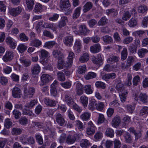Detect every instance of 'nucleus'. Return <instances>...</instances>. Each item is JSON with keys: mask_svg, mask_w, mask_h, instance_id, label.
I'll use <instances>...</instances> for the list:
<instances>
[{"mask_svg": "<svg viewBox=\"0 0 148 148\" xmlns=\"http://www.w3.org/2000/svg\"><path fill=\"white\" fill-rule=\"evenodd\" d=\"M40 62L43 65L48 62L47 58L49 56V53L44 49H42L40 51Z\"/></svg>", "mask_w": 148, "mask_h": 148, "instance_id": "f257e3e1", "label": "nucleus"}, {"mask_svg": "<svg viewBox=\"0 0 148 148\" xmlns=\"http://www.w3.org/2000/svg\"><path fill=\"white\" fill-rule=\"evenodd\" d=\"M35 90L34 88H27L26 87H24L23 90L24 97L25 98H32L34 94Z\"/></svg>", "mask_w": 148, "mask_h": 148, "instance_id": "f03ea898", "label": "nucleus"}, {"mask_svg": "<svg viewBox=\"0 0 148 148\" xmlns=\"http://www.w3.org/2000/svg\"><path fill=\"white\" fill-rule=\"evenodd\" d=\"M134 98L136 100H139L143 103H146L147 101L148 96L145 93L141 92L138 94H135Z\"/></svg>", "mask_w": 148, "mask_h": 148, "instance_id": "7ed1b4c3", "label": "nucleus"}, {"mask_svg": "<svg viewBox=\"0 0 148 148\" xmlns=\"http://www.w3.org/2000/svg\"><path fill=\"white\" fill-rule=\"evenodd\" d=\"M14 56V53L13 51L11 50L8 51H6L2 59L5 62L10 61L13 58Z\"/></svg>", "mask_w": 148, "mask_h": 148, "instance_id": "20e7f679", "label": "nucleus"}, {"mask_svg": "<svg viewBox=\"0 0 148 148\" xmlns=\"http://www.w3.org/2000/svg\"><path fill=\"white\" fill-rule=\"evenodd\" d=\"M21 7L18 6L16 8H11L9 9V13L10 15L13 16H16L19 15L21 12Z\"/></svg>", "mask_w": 148, "mask_h": 148, "instance_id": "39448f33", "label": "nucleus"}, {"mask_svg": "<svg viewBox=\"0 0 148 148\" xmlns=\"http://www.w3.org/2000/svg\"><path fill=\"white\" fill-rule=\"evenodd\" d=\"M56 121L57 123L60 126H63L66 124V121L65 120L64 116L60 113H58L56 115Z\"/></svg>", "mask_w": 148, "mask_h": 148, "instance_id": "423d86ee", "label": "nucleus"}, {"mask_svg": "<svg viewBox=\"0 0 148 148\" xmlns=\"http://www.w3.org/2000/svg\"><path fill=\"white\" fill-rule=\"evenodd\" d=\"M53 78L49 75L44 74L42 75L41 77V86H43L48 83L50 81L53 79Z\"/></svg>", "mask_w": 148, "mask_h": 148, "instance_id": "0eeeda50", "label": "nucleus"}, {"mask_svg": "<svg viewBox=\"0 0 148 148\" xmlns=\"http://www.w3.org/2000/svg\"><path fill=\"white\" fill-rule=\"evenodd\" d=\"M73 36H68L64 37L63 41L64 44L66 46L70 47L73 45Z\"/></svg>", "mask_w": 148, "mask_h": 148, "instance_id": "6e6552de", "label": "nucleus"}, {"mask_svg": "<svg viewBox=\"0 0 148 148\" xmlns=\"http://www.w3.org/2000/svg\"><path fill=\"white\" fill-rule=\"evenodd\" d=\"M64 57L58 59V63L57 65L58 68L59 69H61L64 67H70L71 66L69 65L67 61L65 63L64 59Z\"/></svg>", "mask_w": 148, "mask_h": 148, "instance_id": "1a4fd4ad", "label": "nucleus"}, {"mask_svg": "<svg viewBox=\"0 0 148 148\" xmlns=\"http://www.w3.org/2000/svg\"><path fill=\"white\" fill-rule=\"evenodd\" d=\"M5 41L6 43L11 49H14L16 45V42L12 37L9 36L6 38Z\"/></svg>", "mask_w": 148, "mask_h": 148, "instance_id": "9d476101", "label": "nucleus"}, {"mask_svg": "<svg viewBox=\"0 0 148 148\" xmlns=\"http://www.w3.org/2000/svg\"><path fill=\"white\" fill-rule=\"evenodd\" d=\"M70 7L69 0H60V9L62 10H66Z\"/></svg>", "mask_w": 148, "mask_h": 148, "instance_id": "9b49d317", "label": "nucleus"}, {"mask_svg": "<svg viewBox=\"0 0 148 148\" xmlns=\"http://www.w3.org/2000/svg\"><path fill=\"white\" fill-rule=\"evenodd\" d=\"M130 12L129 11H127L124 13L122 17L123 20L127 21L130 18L131 14H135L136 13L135 9L134 8L132 9Z\"/></svg>", "mask_w": 148, "mask_h": 148, "instance_id": "f8f14e48", "label": "nucleus"}, {"mask_svg": "<svg viewBox=\"0 0 148 148\" xmlns=\"http://www.w3.org/2000/svg\"><path fill=\"white\" fill-rule=\"evenodd\" d=\"M82 47L81 41L79 39H76L73 47V50L77 53H79L81 51Z\"/></svg>", "mask_w": 148, "mask_h": 148, "instance_id": "ddd939ff", "label": "nucleus"}, {"mask_svg": "<svg viewBox=\"0 0 148 148\" xmlns=\"http://www.w3.org/2000/svg\"><path fill=\"white\" fill-rule=\"evenodd\" d=\"M12 95L14 98H19L21 95V90L18 88L15 87L12 89Z\"/></svg>", "mask_w": 148, "mask_h": 148, "instance_id": "4468645a", "label": "nucleus"}, {"mask_svg": "<svg viewBox=\"0 0 148 148\" xmlns=\"http://www.w3.org/2000/svg\"><path fill=\"white\" fill-rule=\"evenodd\" d=\"M121 123V119L118 116H116L112 119V125L113 127H117L119 126Z\"/></svg>", "mask_w": 148, "mask_h": 148, "instance_id": "2eb2a0df", "label": "nucleus"}, {"mask_svg": "<svg viewBox=\"0 0 148 148\" xmlns=\"http://www.w3.org/2000/svg\"><path fill=\"white\" fill-rule=\"evenodd\" d=\"M63 100L66 102L69 106L70 107L72 106L74 103L73 99L68 94L65 95Z\"/></svg>", "mask_w": 148, "mask_h": 148, "instance_id": "dca6fc26", "label": "nucleus"}, {"mask_svg": "<svg viewBox=\"0 0 148 148\" xmlns=\"http://www.w3.org/2000/svg\"><path fill=\"white\" fill-rule=\"evenodd\" d=\"M76 84V90L77 94L80 95L83 93V87L82 84L79 82H77Z\"/></svg>", "mask_w": 148, "mask_h": 148, "instance_id": "f3484780", "label": "nucleus"}, {"mask_svg": "<svg viewBox=\"0 0 148 148\" xmlns=\"http://www.w3.org/2000/svg\"><path fill=\"white\" fill-rule=\"evenodd\" d=\"M90 50L91 53H96L101 50V47L99 44H95L90 46Z\"/></svg>", "mask_w": 148, "mask_h": 148, "instance_id": "a211bd4d", "label": "nucleus"}, {"mask_svg": "<svg viewBox=\"0 0 148 148\" xmlns=\"http://www.w3.org/2000/svg\"><path fill=\"white\" fill-rule=\"evenodd\" d=\"M68 22V18L67 17L62 16L61 17L60 20L58 22V26L60 28H62L66 25Z\"/></svg>", "mask_w": 148, "mask_h": 148, "instance_id": "6ab92c4d", "label": "nucleus"}, {"mask_svg": "<svg viewBox=\"0 0 148 148\" xmlns=\"http://www.w3.org/2000/svg\"><path fill=\"white\" fill-rule=\"evenodd\" d=\"M46 8L45 6L42 5L39 3H37L35 5L34 10L35 12H41L46 10Z\"/></svg>", "mask_w": 148, "mask_h": 148, "instance_id": "aec40b11", "label": "nucleus"}, {"mask_svg": "<svg viewBox=\"0 0 148 148\" xmlns=\"http://www.w3.org/2000/svg\"><path fill=\"white\" fill-rule=\"evenodd\" d=\"M75 54L72 51H70L69 52L67 58V61L68 64V66L70 65L71 66L72 65L73 59L75 57Z\"/></svg>", "mask_w": 148, "mask_h": 148, "instance_id": "412c9836", "label": "nucleus"}, {"mask_svg": "<svg viewBox=\"0 0 148 148\" xmlns=\"http://www.w3.org/2000/svg\"><path fill=\"white\" fill-rule=\"evenodd\" d=\"M88 30L85 25H80L79 27V30L76 31V34H81L86 35Z\"/></svg>", "mask_w": 148, "mask_h": 148, "instance_id": "4be33fe9", "label": "nucleus"}, {"mask_svg": "<svg viewBox=\"0 0 148 148\" xmlns=\"http://www.w3.org/2000/svg\"><path fill=\"white\" fill-rule=\"evenodd\" d=\"M106 14L108 16L110 15L114 17L117 15L118 11L116 9L112 8L107 9L106 11Z\"/></svg>", "mask_w": 148, "mask_h": 148, "instance_id": "5701e85b", "label": "nucleus"}, {"mask_svg": "<svg viewBox=\"0 0 148 148\" xmlns=\"http://www.w3.org/2000/svg\"><path fill=\"white\" fill-rule=\"evenodd\" d=\"M92 3L90 1L87 2L83 7V11L86 13L90 10L92 7Z\"/></svg>", "mask_w": 148, "mask_h": 148, "instance_id": "b1692460", "label": "nucleus"}, {"mask_svg": "<svg viewBox=\"0 0 148 148\" xmlns=\"http://www.w3.org/2000/svg\"><path fill=\"white\" fill-rule=\"evenodd\" d=\"M116 75L114 73H112L105 74L103 75L102 78L105 80L107 81L109 79H114L115 78Z\"/></svg>", "mask_w": 148, "mask_h": 148, "instance_id": "393cba45", "label": "nucleus"}, {"mask_svg": "<svg viewBox=\"0 0 148 148\" xmlns=\"http://www.w3.org/2000/svg\"><path fill=\"white\" fill-rule=\"evenodd\" d=\"M97 103L96 101L93 99H92L90 101L88 105V108L89 110H93L96 108Z\"/></svg>", "mask_w": 148, "mask_h": 148, "instance_id": "a878e982", "label": "nucleus"}, {"mask_svg": "<svg viewBox=\"0 0 148 148\" xmlns=\"http://www.w3.org/2000/svg\"><path fill=\"white\" fill-rule=\"evenodd\" d=\"M20 60L22 64L25 67L29 66L31 64V62L30 60L26 59L23 57L20 58Z\"/></svg>", "mask_w": 148, "mask_h": 148, "instance_id": "bb28decb", "label": "nucleus"}, {"mask_svg": "<svg viewBox=\"0 0 148 148\" xmlns=\"http://www.w3.org/2000/svg\"><path fill=\"white\" fill-rule=\"evenodd\" d=\"M89 59V56L87 53H84L79 59V61L82 63H85L88 61Z\"/></svg>", "mask_w": 148, "mask_h": 148, "instance_id": "cd10ccee", "label": "nucleus"}, {"mask_svg": "<svg viewBox=\"0 0 148 148\" xmlns=\"http://www.w3.org/2000/svg\"><path fill=\"white\" fill-rule=\"evenodd\" d=\"M37 101L36 100H32L30 101L27 103L25 106V109H30L34 107L37 103Z\"/></svg>", "mask_w": 148, "mask_h": 148, "instance_id": "c85d7f7f", "label": "nucleus"}, {"mask_svg": "<svg viewBox=\"0 0 148 148\" xmlns=\"http://www.w3.org/2000/svg\"><path fill=\"white\" fill-rule=\"evenodd\" d=\"M42 44V41L38 39L32 40L30 43V45L36 47H38Z\"/></svg>", "mask_w": 148, "mask_h": 148, "instance_id": "c756f323", "label": "nucleus"}, {"mask_svg": "<svg viewBox=\"0 0 148 148\" xmlns=\"http://www.w3.org/2000/svg\"><path fill=\"white\" fill-rule=\"evenodd\" d=\"M128 92L127 90H124L119 93V97L121 101L122 102H124L126 100Z\"/></svg>", "mask_w": 148, "mask_h": 148, "instance_id": "7c9ffc66", "label": "nucleus"}, {"mask_svg": "<svg viewBox=\"0 0 148 148\" xmlns=\"http://www.w3.org/2000/svg\"><path fill=\"white\" fill-rule=\"evenodd\" d=\"M79 101L84 108L87 107L88 103V98L84 95L80 97Z\"/></svg>", "mask_w": 148, "mask_h": 148, "instance_id": "2f4dec72", "label": "nucleus"}, {"mask_svg": "<svg viewBox=\"0 0 148 148\" xmlns=\"http://www.w3.org/2000/svg\"><path fill=\"white\" fill-rule=\"evenodd\" d=\"M31 71L33 74H38L40 71V67L38 64H36L32 67Z\"/></svg>", "mask_w": 148, "mask_h": 148, "instance_id": "473e14b6", "label": "nucleus"}, {"mask_svg": "<svg viewBox=\"0 0 148 148\" xmlns=\"http://www.w3.org/2000/svg\"><path fill=\"white\" fill-rule=\"evenodd\" d=\"M91 114L88 112H83L80 116V117L83 121H87L90 119Z\"/></svg>", "mask_w": 148, "mask_h": 148, "instance_id": "72a5a7b5", "label": "nucleus"}, {"mask_svg": "<svg viewBox=\"0 0 148 148\" xmlns=\"http://www.w3.org/2000/svg\"><path fill=\"white\" fill-rule=\"evenodd\" d=\"M52 54L54 57L58 58V59L63 57V54L61 53L60 51L55 50L53 51Z\"/></svg>", "mask_w": 148, "mask_h": 148, "instance_id": "f704fd0d", "label": "nucleus"}, {"mask_svg": "<svg viewBox=\"0 0 148 148\" xmlns=\"http://www.w3.org/2000/svg\"><path fill=\"white\" fill-rule=\"evenodd\" d=\"M91 145V144L87 139H82L80 142V145L83 148H87Z\"/></svg>", "mask_w": 148, "mask_h": 148, "instance_id": "c9c22d12", "label": "nucleus"}, {"mask_svg": "<svg viewBox=\"0 0 148 148\" xmlns=\"http://www.w3.org/2000/svg\"><path fill=\"white\" fill-rule=\"evenodd\" d=\"M116 68L115 65H110L109 64H106L104 67L103 69L107 72H110L115 71Z\"/></svg>", "mask_w": 148, "mask_h": 148, "instance_id": "e433bc0d", "label": "nucleus"}, {"mask_svg": "<svg viewBox=\"0 0 148 148\" xmlns=\"http://www.w3.org/2000/svg\"><path fill=\"white\" fill-rule=\"evenodd\" d=\"M44 102L47 105L50 106H53L56 104V102L54 100H51L48 98H45L44 99Z\"/></svg>", "mask_w": 148, "mask_h": 148, "instance_id": "4c0bfd02", "label": "nucleus"}, {"mask_svg": "<svg viewBox=\"0 0 148 148\" xmlns=\"http://www.w3.org/2000/svg\"><path fill=\"white\" fill-rule=\"evenodd\" d=\"M103 41L106 44H108L112 43L113 39L110 36L106 35L102 37Z\"/></svg>", "mask_w": 148, "mask_h": 148, "instance_id": "58836bf2", "label": "nucleus"}, {"mask_svg": "<svg viewBox=\"0 0 148 148\" xmlns=\"http://www.w3.org/2000/svg\"><path fill=\"white\" fill-rule=\"evenodd\" d=\"M148 52V50L142 48L138 51V54L140 58H143L145 57L146 54Z\"/></svg>", "mask_w": 148, "mask_h": 148, "instance_id": "ea45409f", "label": "nucleus"}, {"mask_svg": "<svg viewBox=\"0 0 148 148\" xmlns=\"http://www.w3.org/2000/svg\"><path fill=\"white\" fill-rule=\"evenodd\" d=\"M85 92L87 94H90L93 92V89L91 88V86L89 84L85 85L84 87Z\"/></svg>", "mask_w": 148, "mask_h": 148, "instance_id": "a19ab883", "label": "nucleus"}, {"mask_svg": "<svg viewBox=\"0 0 148 148\" xmlns=\"http://www.w3.org/2000/svg\"><path fill=\"white\" fill-rule=\"evenodd\" d=\"M56 42L54 41H51L46 42L43 46V47L48 49H51L55 45Z\"/></svg>", "mask_w": 148, "mask_h": 148, "instance_id": "79ce46f5", "label": "nucleus"}, {"mask_svg": "<svg viewBox=\"0 0 148 148\" xmlns=\"http://www.w3.org/2000/svg\"><path fill=\"white\" fill-rule=\"evenodd\" d=\"M114 130L112 129L108 128L105 132V135L110 138H113L114 136Z\"/></svg>", "mask_w": 148, "mask_h": 148, "instance_id": "37998d69", "label": "nucleus"}, {"mask_svg": "<svg viewBox=\"0 0 148 148\" xmlns=\"http://www.w3.org/2000/svg\"><path fill=\"white\" fill-rule=\"evenodd\" d=\"M119 58L116 56H112L108 58L107 62L108 63H113V62H117L119 61Z\"/></svg>", "mask_w": 148, "mask_h": 148, "instance_id": "c03bdc74", "label": "nucleus"}, {"mask_svg": "<svg viewBox=\"0 0 148 148\" xmlns=\"http://www.w3.org/2000/svg\"><path fill=\"white\" fill-rule=\"evenodd\" d=\"M145 33V31L142 30H139L135 31L132 33V34L133 36L136 37L139 36L141 37Z\"/></svg>", "mask_w": 148, "mask_h": 148, "instance_id": "a18cd8bd", "label": "nucleus"}, {"mask_svg": "<svg viewBox=\"0 0 148 148\" xmlns=\"http://www.w3.org/2000/svg\"><path fill=\"white\" fill-rule=\"evenodd\" d=\"M108 20L105 16L102 17L98 22L99 26H103L106 25L108 23Z\"/></svg>", "mask_w": 148, "mask_h": 148, "instance_id": "49530a36", "label": "nucleus"}, {"mask_svg": "<svg viewBox=\"0 0 148 148\" xmlns=\"http://www.w3.org/2000/svg\"><path fill=\"white\" fill-rule=\"evenodd\" d=\"M136 18H132L128 22V25L130 27H133L137 25Z\"/></svg>", "mask_w": 148, "mask_h": 148, "instance_id": "de8ad7c7", "label": "nucleus"}, {"mask_svg": "<svg viewBox=\"0 0 148 148\" xmlns=\"http://www.w3.org/2000/svg\"><path fill=\"white\" fill-rule=\"evenodd\" d=\"M116 89L120 93L122 91H123L125 90L124 88L123 84L121 83V82H119L117 84L116 86Z\"/></svg>", "mask_w": 148, "mask_h": 148, "instance_id": "09e8293b", "label": "nucleus"}, {"mask_svg": "<svg viewBox=\"0 0 148 148\" xmlns=\"http://www.w3.org/2000/svg\"><path fill=\"white\" fill-rule=\"evenodd\" d=\"M95 127L94 126L92 125L88 127L86 130V133L88 135L93 134L95 132Z\"/></svg>", "mask_w": 148, "mask_h": 148, "instance_id": "8fccbe9b", "label": "nucleus"}, {"mask_svg": "<svg viewBox=\"0 0 148 148\" xmlns=\"http://www.w3.org/2000/svg\"><path fill=\"white\" fill-rule=\"evenodd\" d=\"M82 138H83V135L81 133L76 134L72 135L69 134L67 137V139H70L71 138H72V139H77Z\"/></svg>", "mask_w": 148, "mask_h": 148, "instance_id": "3c124183", "label": "nucleus"}, {"mask_svg": "<svg viewBox=\"0 0 148 148\" xmlns=\"http://www.w3.org/2000/svg\"><path fill=\"white\" fill-rule=\"evenodd\" d=\"M135 60V57L132 56H129L126 60L127 64L128 66L130 67L132 65Z\"/></svg>", "mask_w": 148, "mask_h": 148, "instance_id": "603ef678", "label": "nucleus"}, {"mask_svg": "<svg viewBox=\"0 0 148 148\" xmlns=\"http://www.w3.org/2000/svg\"><path fill=\"white\" fill-rule=\"evenodd\" d=\"M27 48V47L24 44H20L18 46L17 49L20 53H23L25 51Z\"/></svg>", "mask_w": 148, "mask_h": 148, "instance_id": "864d4df0", "label": "nucleus"}, {"mask_svg": "<svg viewBox=\"0 0 148 148\" xmlns=\"http://www.w3.org/2000/svg\"><path fill=\"white\" fill-rule=\"evenodd\" d=\"M147 10L148 8L145 5H141L138 7V11L139 13H143Z\"/></svg>", "mask_w": 148, "mask_h": 148, "instance_id": "5fc2aeb1", "label": "nucleus"}, {"mask_svg": "<svg viewBox=\"0 0 148 148\" xmlns=\"http://www.w3.org/2000/svg\"><path fill=\"white\" fill-rule=\"evenodd\" d=\"M81 8V7H79L77 8L75 10L73 15V17L74 19H76L79 17L80 13V10Z\"/></svg>", "mask_w": 148, "mask_h": 148, "instance_id": "6e6d98bb", "label": "nucleus"}, {"mask_svg": "<svg viewBox=\"0 0 148 148\" xmlns=\"http://www.w3.org/2000/svg\"><path fill=\"white\" fill-rule=\"evenodd\" d=\"M127 48L124 47L121 52V59L125 60L127 58Z\"/></svg>", "mask_w": 148, "mask_h": 148, "instance_id": "4d7b16f0", "label": "nucleus"}, {"mask_svg": "<svg viewBox=\"0 0 148 148\" xmlns=\"http://www.w3.org/2000/svg\"><path fill=\"white\" fill-rule=\"evenodd\" d=\"M26 2L28 8L32 10L34 4V0H26Z\"/></svg>", "mask_w": 148, "mask_h": 148, "instance_id": "13d9d810", "label": "nucleus"}, {"mask_svg": "<svg viewBox=\"0 0 148 148\" xmlns=\"http://www.w3.org/2000/svg\"><path fill=\"white\" fill-rule=\"evenodd\" d=\"M22 130L20 128H14L12 129V135H19L21 134Z\"/></svg>", "mask_w": 148, "mask_h": 148, "instance_id": "bf43d9fd", "label": "nucleus"}, {"mask_svg": "<svg viewBox=\"0 0 148 148\" xmlns=\"http://www.w3.org/2000/svg\"><path fill=\"white\" fill-rule=\"evenodd\" d=\"M19 123L22 125H25L28 123L27 119L25 117H21L19 120Z\"/></svg>", "mask_w": 148, "mask_h": 148, "instance_id": "052dcab7", "label": "nucleus"}, {"mask_svg": "<svg viewBox=\"0 0 148 148\" xmlns=\"http://www.w3.org/2000/svg\"><path fill=\"white\" fill-rule=\"evenodd\" d=\"M140 115H147L148 114V107H144L140 110Z\"/></svg>", "mask_w": 148, "mask_h": 148, "instance_id": "680f3d73", "label": "nucleus"}, {"mask_svg": "<svg viewBox=\"0 0 148 148\" xmlns=\"http://www.w3.org/2000/svg\"><path fill=\"white\" fill-rule=\"evenodd\" d=\"M96 76V74L94 72H90L86 75L85 78L86 79L88 80L92 78H94Z\"/></svg>", "mask_w": 148, "mask_h": 148, "instance_id": "e2e57ef3", "label": "nucleus"}, {"mask_svg": "<svg viewBox=\"0 0 148 148\" xmlns=\"http://www.w3.org/2000/svg\"><path fill=\"white\" fill-rule=\"evenodd\" d=\"M96 87L97 88H102L104 89L106 87L105 83L102 82L97 81L95 84Z\"/></svg>", "mask_w": 148, "mask_h": 148, "instance_id": "0e129e2a", "label": "nucleus"}, {"mask_svg": "<svg viewBox=\"0 0 148 148\" xmlns=\"http://www.w3.org/2000/svg\"><path fill=\"white\" fill-rule=\"evenodd\" d=\"M134 39L131 36H128L125 38L123 40V43L125 44H128L132 42Z\"/></svg>", "mask_w": 148, "mask_h": 148, "instance_id": "69168bd1", "label": "nucleus"}, {"mask_svg": "<svg viewBox=\"0 0 148 148\" xmlns=\"http://www.w3.org/2000/svg\"><path fill=\"white\" fill-rule=\"evenodd\" d=\"M140 81V78L138 75H136L134 77L133 79V85L137 86Z\"/></svg>", "mask_w": 148, "mask_h": 148, "instance_id": "338daca9", "label": "nucleus"}, {"mask_svg": "<svg viewBox=\"0 0 148 148\" xmlns=\"http://www.w3.org/2000/svg\"><path fill=\"white\" fill-rule=\"evenodd\" d=\"M86 67L85 65L82 66H80L78 67L77 71L79 74H83L85 73V72L86 70Z\"/></svg>", "mask_w": 148, "mask_h": 148, "instance_id": "774afa93", "label": "nucleus"}]
</instances>
